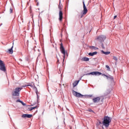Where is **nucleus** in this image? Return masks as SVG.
<instances>
[{"label": "nucleus", "mask_w": 129, "mask_h": 129, "mask_svg": "<svg viewBox=\"0 0 129 129\" xmlns=\"http://www.w3.org/2000/svg\"><path fill=\"white\" fill-rule=\"evenodd\" d=\"M85 75H95V76H99V75H102V76H105L108 80H110L111 81H113V77L109 75L102 74L101 73L99 72H93L88 74H86Z\"/></svg>", "instance_id": "nucleus-1"}, {"label": "nucleus", "mask_w": 129, "mask_h": 129, "mask_svg": "<svg viewBox=\"0 0 129 129\" xmlns=\"http://www.w3.org/2000/svg\"><path fill=\"white\" fill-rule=\"evenodd\" d=\"M111 119H112L111 117L108 116H105L102 122L103 125H104L105 127H108V126H109V123L111 122Z\"/></svg>", "instance_id": "nucleus-2"}, {"label": "nucleus", "mask_w": 129, "mask_h": 129, "mask_svg": "<svg viewBox=\"0 0 129 129\" xmlns=\"http://www.w3.org/2000/svg\"><path fill=\"white\" fill-rule=\"evenodd\" d=\"M23 89V88H16L12 92L13 96H20V91Z\"/></svg>", "instance_id": "nucleus-3"}, {"label": "nucleus", "mask_w": 129, "mask_h": 129, "mask_svg": "<svg viewBox=\"0 0 129 129\" xmlns=\"http://www.w3.org/2000/svg\"><path fill=\"white\" fill-rule=\"evenodd\" d=\"M106 39V36L105 35H99L96 37L95 38L96 41H98V42H100V43H102L104 42V40Z\"/></svg>", "instance_id": "nucleus-4"}, {"label": "nucleus", "mask_w": 129, "mask_h": 129, "mask_svg": "<svg viewBox=\"0 0 129 129\" xmlns=\"http://www.w3.org/2000/svg\"><path fill=\"white\" fill-rule=\"evenodd\" d=\"M83 13H82L81 18L83 17V16H85L86 14H87V12H88V10H87V8H86V6H85V3H84V1H83Z\"/></svg>", "instance_id": "nucleus-5"}, {"label": "nucleus", "mask_w": 129, "mask_h": 129, "mask_svg": "<svg viewBox=\"0 0 129 129\" xmlns=\"http://www.w3.org/2000/svg\"><path fill=\"white\" fill-rule=\"evenodd\" d=\"M60 50L61 53L63 55V62H64L65 60V57L66 56V53L65 52V48H64V47L63 46V44L62 43L60 44Z\"/></svg>", "instance_id": "nucleus-6"}, {"label": "nucleus", "mask_w": 129, "mask_h": 129, "mask_svg": "<svg viewBox=\"0 0 129 129\" xmlns=\"http://www.w3.org/2000/svg\"><path fill=\"white\" fill-rule=\"evenodd\" d=\"M0 70L3 71V72H7V69H6V67L5 66V63L2 60H0Z\"/></svg>", "instance_id": "nucleus-7"}, {"label": "nucleus", "mask_w": 129, "mask_h": 129, "mask_svg": "<svg viewBox=\"0 0 129 129\" xmlns=\"http://www.w3.org/2000/svg\"><path fill=\"white\" fill-rule=\"evenodd\" d=\"M72 93L74 96H76V97H83V95L80 94V93H78L74 90L72 91Z\"/></svg>", "instance_id": "nucleus-8"}, {"label": "nucleus", "mask_w": 129, "mask_h": 129, "mask_svg": "<svg viewBox=\"0 0 129 129\" xmlns=\"http://www.w3.org/2000/svg\"><path fill=\"white\" fill-rule=\"evenodd\" d=\"M33 115L32 114H24L22 115V117H23V118H31Z\"/></svg>", "instance_id": "nucleus-9"}, {"label": "nucleus", "mask_w": 129, "mask_h": 129, "mask_svg": "<svg viewBox=\"0 0 129 129\" xmlns=\"http://www.w3.org/2000/svg\"><path fill=\"white\" fill-rule=\"evenodd\" d=\"M59 21L60 22H62V20H63V13L61 11H60L59 12Z\"/></svg>", "instance_id": "nucleus-10"}, {"label": "nucleus", "mask_w": 129, "mask_h": 129, "mask_svg": "<svg viewBox=\"0 0 129 129\" xmlns=\"http://www.w3.org/2000/svg\"><path fill=\"white\" fill-rule=\"evenodd\" d=\"M93 101L94 103H96L97 102H99L100 101V97H98L93 99Z\"/></svg>", "instance_id": "nucleus-11"}, {"label": "nucleus", "mask_w": 129, "mask_h": 129, "mask_svg": "<svg viewBox=\"0 0 129 129\" xmlns=\"http://www.w3.org/2000/svg\"><path fill=\"white\" fill-rule=\"evenodd\" d=\"M79 80L78 81H76L73 83V85L74 87H76V86H77L78 85V83H79Z\"/></svg>", "instance_id": "nucleus-12"}, {"label": "nucleus", "mask_w": 129, "mask_h": 129, "mask_svg": "<svg viewBox=\"0 0 129 129\" xmlns=\"http://www.w3.org/2000/svg\"><path fill=\"white\" fill-rule=\"evenodd\" d=\"M97 54V51H95L94 52H90L89 53V56H94V55H96Z\"/></svg>", "instance_id": "nucleus-13"}, {"label": "nucleus", "mask_w": 129, "mask_h": 129, "mask_svg": "<svg viewBox=\"0 0 129 129\" xmlns=\"http://www.w3.org/2000/svg\"><path fill=\"white\" fill-rule=\"evenodd\" d=\"M13 48H14V46H12V47L9 49V52L10 54H13V53H14V50H13Z\"/></svg>", "instance_id": "nucleus-14"}, {"label": "nucleus", "mask_w": 129, "mask_h": 129, "mask_svg": "<svg viewBox=\"0 0 129 129\" xmlns=\"http://www.w3.org/2000/svg\"><path fill=\"white\" fill-rule=\"evenodd\" d=\"M102 53H103V54H104L105 55H109V54H110V51H106L105 52L103 50L101 51Z\"/></svg>", "instance_id": "nucleus-15"}, {"label": "nucleus", "mask_w": 129, "mask_h": 129, "mask_svg": "<svg viewBox=\"0 0 129 129\" xmlns=\"http://www.w3.org/2000/svg\"><path fill=\"white\" fill-rule=\"evenodd\" d=\"M82 61H89V58L84 57L82 59Z\"/></svg>", "instance_id": "nucleus-16"}, {"label": "nucleus", "mask_w": 129, "mask_h": 129, "mask_svg": "<svg viewBox=\"0 0 129 129\" xmlns=\"http://www.w3.org/2000/svg\"><path fill=\"white\" fill-rule=\"evenodd\" d=\"M113 59L116 61V62H117L118 58L116 57V56H113Z\"/></svg>", "instance_id": "nucleus-17"}, {"label": "nucleus", "mask_w": 129, "mask_h": 129, "mask_svg": "<svg viewBox=\"0 0 129 129\" xmlns=\"http://www.w3.org/2000/svg\"><path fill=\"white\" fill-rule=\"evenodd\" d=\"M36 93L37 94V100H39V99L40 98V96L39 95H38V92H37V91H36Z\"/></svg>", "instance_id": "nucleus-18"}, {"label": "nucleus", "mask_w": 129, "mask_h": 129, "mask_svg": "<svg viewBox=\"0 0 129 129\" xmlns=\"http://www.w3.org/2000/svg\"><path fill=\"white\" fill-rule=\"evenodd\" d=\"M90 48L92 50H94V49H96V47H95V46H90Z\"/></svg>", "instance_id": "nucleus-19"}, {"label": "nucleus", "mask_w": 129, "mask_h": 129, "mask_svg": "<svg viewBox=\"0 0 129 129\" xmlns=\"http://www.w3.org/2000/svg\"><path fill=\"white\" fill-rule=\"evenodd\" d=\"M106 68H107V70H108V71H109V70H110V68H109V66L106 65Z\"/></svg>", "instance_id": "nucleus-20"}, {"label": "nucleus", "mask_w": 129, "mask_h": 129, "mask_svg": "<svg viewBox=\"0 0 129 129\" xmlns=\"http://www.w3.org/2000/svg\"><path fill=\"white\" fill-rule=\"evenodd\" d=\"M88 111H90V112H94V111L91 109H89Z\"/></svg>", "instance_id": "nucleus-21"}, {"label": "nucleus", "mask_w": 129, "mask_h": 129, "mask_svg": "<svg viewBox=\"0 0 129 129\" xmlns=\"http://www.w3.org/2000/svg\"><path fill=\"white\" fill-rule=\"evenodd\" d=\"M16 102H20V103H21L22 101L20 99H18L16 100Z\"/></svg>", "instance_id": "nucleus-22"}, {"label": "nucleus", "mask_w": 129, "mask_h": 129, "mask_svg": "<svg viewBox=\"0 0 129 129\" xmlns=\"http://www.w3.org/2000/svg\"><path fill=\"white\" fill-rule=\"evenodd\" d=\"M101 47L102 49H105V47H104V45H103V43H102Z\"/></svg>", "instance_id": "nucleus-23"}, {"label": "nucleus", "mask_w": 129, "mask_h": 129, "mask_svg": "<svg viewBox=\"0 0 129 129\" xmlns=\"http://www.w3.org/2000/svg\"><path fill=\"white\" fill-rule=\"evenodd\" d=\"M21 103L22 104V105H24V106L26 105V103H24L22 101H21Z\"/></svg>", "instance_id": "nucleus-24"}, {"label": "nucleus", "mask_w": 129, "mask_h": 129, "mask_svg": "<svg viewBox=\"0 0 129 129\" xmlns=\"http://www.w3.org/2000/svg\"><path fill=\"white\" fill-rule=\"evenodd\" d=\"M10 12L11 14H12V13H13V9H12V8L10 9Z\"/></svg>", "instance_id": "nucleus-25"}, {"label": "nucleus", "mask_w": 129, "mask_h": 129, "mask_svg": "<svg viewBox=\"0 0 129 129\" xmlns=\"http://www.w3.org/2000/svg\"><path fill=\"white\" fill-rule=\"evenodd\" d=\"M32 110H33V109H32V107L29 108V111H32Z\"/></svg>", "instance_id": "nucleus-26"}, {"label": "nucleus", "mask_w": 129, "mask_h": 129, "mask_svg": "<svg viewBox=\"0 0 129 129\" xmlns=\"http://www.w3.org/2000/svg\"><path fill=\"white\" fill-rule=\"evenodd\" d=\"M32 109H35V108H37V106H35V107H31Z\"/></svg>", "instance_id": "nucleus-27"}, {"label": "nucleus", "mask_w": 129, "mask_h": 129, "mask_svg": "<svg viewBox=\"0 0 129 129\" xmlns=\"http://www.w3.org/2000/svg\"><path fill=\"white\" fill-rule=\"evenodd\" d=\"M98 122H99V124H101V121L100 120H99Z\"/></svg>", "instance_id": "nucleus-28"}, {"label": "nucleus", "mask_w": 129, "mask_h": 129, "mask_svg": "<svg viewBox=\"0 0 129 129\" xmlns=\"http://www.w3.org/2000/svg\"><path fill=\"white\" fill-rule=\"evenodd\" d=\"M117 17V16H114V19H116Z\"/></svg>", "instance_id": "nucleus-29"}, {"label": "nucleus", "mask_w": 129, "mask_h": 129, "mask_svg": "<svg viewBox=\"0 0 129 129\" xmlns=\"http://www.w3.org/2000/svg\"><path fill=\"white\" fill-rule=\"evenodd\" d=\"M60 8H61V6H60V5H59V6H58V8H59V9H60Z\"/></svg>", "instance_id": "nucleus-30"}, {"label": "nucleus", "mask_w": 129, "mask_h": 129, "mask_svg": "<svg viewBox=\"0 0 129 129\" xmlns=\"http://www.w3.org/2000/svg\"><path fill=\"white\" fill-rule=\"evenodd\" d=\"M19 60L20 61H23V60H22V59H21V58L19 59Z\"/></svg>", "instance_id": "nucleus-31"}, {"label": "nucleus", "mask_w": 129, "mask_h": 129, "mask_svg": "<svg viewBox=\"0 0 129 129\" xmlns=\"http://www.w3.org/2000/svg\"><path fill=\"white\" fill-rule=\"evenodd\" d=\"M57 62H59V59L57 58Z\"/></svg>", "instance_id": "nucleus-32"}, {"label": "nucleus", "mask_w": 129, "mask_h": 129, "mask_svg": "<svg viewBox=\"0 0 129 129\" xmlns=\"http://www.w3.org/2000/svg\"><path fill=\"white\" fill-rule=\"evenodd\" d=\"M28 86H32L31 85H28Z\"/></svg>", "instance_id": "nucleus-33"}, {"label": "nucleus", "mask_w": 129, "mask_h": 129, "mask_svg": "<svg viewBox=\"0 0 129 129\" xmlns=\"http://www.w3.org/2000/svg\"><path fill=\"white\" fill-rule=\"evenodd\" d=\"M60 3H61V2H59V5H60Z\"/></svg>", "instance_id": "nucleus-34"}, {"label": "nucleus", "mask_w": 129, "mask_h": 129, "mask_svg": "<svg viewBox=\"0 0 129 129\" xmlns=\"http://www.w3.org/2000/svg\"><path fill=\"white\" fill-rule=\"evenodd\" d=\"M110 93V92H109V93H108H108Z\"/></svg>", "instance_id": "nucleus-35"}, {"label": "nucleus", "mask_w": 129, "mask_h": 129, "mask_svg": "<svg viewBox=\"0 0 129 129\" xmlns=\"http://www.w3.org/2000/svg\"><path fill=\"white\" fill-rule=\"evenodd\" d=\"M90 96H92V95H91Z\"/></svg>", "instance_id": "nucleus-36"}]
</instances>
